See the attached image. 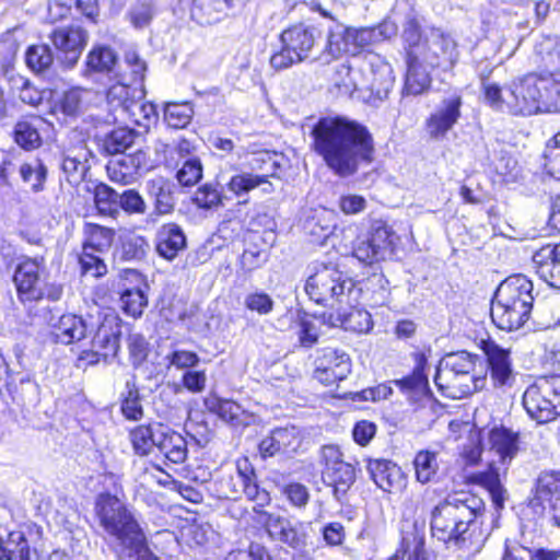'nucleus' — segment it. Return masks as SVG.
Here are the masks:
<instances>
[{"label":"nucleus","mask_w":560,"mask_h":560,"mask_svg":"<svg viewBox=\"0 0 560 560\" xmlns=\"http://www.w3.org/2000/svg\"><path fill=\"white\" fill-rule=\"evenodd\" d=\"M312 150L337 176L347 178L373 161L374 141L368 128L340 116L319 118L312 127Z\"/></svg>","instance_id":"f257e3e1"},{"label":"nucleus","mask_w":560,"mask_h":560,"mask_svg":"<svg viewBox=\"0 0 560 560\" xmlns=\"http://www.w3.org/2000/svg\"><path fill=\"white\" fill-rule=\"evenodd\" d=\"M483 512L485 502L479 497L465 492L448 494L431 511L432 536L448 546L478 552L486 540L478 522Z\"/></svg>","instance_id":"f03ea898"},{"label":"nucleus","mask_w":560,"mask_h":560,"mask_svg":"<svg viewBox=\"0 0 560 560\" xmlns=\"http://www.w3.org/2000/svg\"><path fill=\"white\" fill-rule=\"evenodd\" d=\"M95 515L117 560H160L149 548L135 514L116 495L100 493Z\"/></svg>","instance_id":"7ed1b4c3"},{"label":"nucleus","mask_w":560,"mask_h":560,"mask_svg":"<svg viewBox=\"0 0 560 560\" xmlns=\"http://www.w3.org/2000/svg\"><path fill=\"white\" fill-rule=\"evenodd\" d=\"M318 12L327 19L325 25H320L326 31V40L319 54L313 58V62L329 65L340 59L343 55H355L360 49L389 38L395 33L386 32L389 24H380L374 27H352L334 19L326 10L318 7Z\"/></svg>","instance_id":"20e7f679"},{"label":"nucleus","mask_w":560,"mask_h":560,"mask_svg":"<svg viewBox=\"0 0 560 560\" xmlns=\"http://www.w3.org/2000/svg\"><path fill=\"white\" fill-rule=\"evenodd\" d=\"M533 283L523 275L506 278L498 287L491 302L490 315L502 330L518 329L527 320L534 298Z\"/></svg>","instance_id":"39448f33"},{"label":"nucleus","mask_w":560,"mask_h":560,"mask_svg":"<svg viewBox=\"0 0 560 560\" xmlns=\"http://www.w3.org/2000/svg\"><path fill=\"white\" fill-rule=\"evenodd\" d=\"M308 269L304 290L315 303L330 307L358 303L361 289L337 266L314 262Z\"/></svg>","instance_id":"423d86ee"},{"label":"nucleus","mask_w":560,"mask_h":560,"mask_svg":"<svg viewBox=\"0 0 560 560\" xmlns=\"http://www.w3.org/2000/svg\"><path fill=\"white\" fill-rule=\"evenodd\" d=\"M322 34L320 26L303 22L283 30L280 34L281 49L270 57V66L280 71L310 59L313 61Z\"/></svg>","instance_id":"0eeeda50"},{"label":"nucleus","mask_w":560,"mask_h":560,"mask_svg":"<svg viewBox=\"0 0 560 560\" xmlns=\"http://www.w3.org/2000/svg\"><path fill=\"white\" fill-rule=\"evenodd\" d=\"M341 71L350 75V82H346V91L354 92L368 90L375 97L383 101L392 91L395 82L392 66L380 55L368 52L358 69L342 66Z\"/></svg>","instance_id":"6e6552de"},{"label":"nucleus","mask_w":560,"mask_h":560,"mask_svg":"<svg viewBox=\"0 0 560 560\" xmlns=\"http://www.w3.org/2000/svg\"><path fill=\"white\" fill-rule=\"evenodd\" d=\"M523 406L538 424L556 420L560 416V375L545 377L528 386L523 394Z\"/></svg>","instance_id":"1a4fd4ad"},{"label":"nucleus","mask_w":560,"mask_h":560,"mask_svg":"<svg viewBox=\"0 0 560 560\" xmlns=\"http://www.w3.org/2000/svg\"><path fill=\"white\" fill-rule=\"evenodd\" d=\"M281 163L276 153L262 152L254 158L252 162L253 171H261V174L253 172H240L232 175L222 185L224 194H231L233 197L238 198V205H246L248 202L247 195L255 188L267 183V178L276 177L277 171L280 168Z\"/></svg>","instance_id":"9d476101"},{"label":"nucleus","mask_w":560,"mask_h":560,"mask_svg":"<svg viewBox=\"0 0 560 560\" xmlns=\"http://www.w3.org/2000/svg\"><path fill=\"white\" fill-rule=\"evenodd\" d=\"M322 456L325 462L323 479L327 486L332 488L336 500L342 502L355 481V468L350 463L343 460L342 453L338 446H323Z\"/></svg>","instance_id":"9b49d317"},{"label":"nucleus","mask_w":560,"mask_h":560,"mask_svg":"<svg viewBox=\"0 0 560 560\" xmlns=\"http://www.w3.org/2000/svg\"><path fill=\"white\" fill-rule=\"evenodd\" d=\"M541 94L537 88V74L530 73L505 86L506 113L514 116H532L541 113Z\"/></svg>","instance_id":"f8f14e48"},{"label":"nucleus","mask_w":560,"mask_h":560,"mask_svg":"<svg viewBox=\"0 0 560 560\" xmlns=\"http://www.w3.org/2000/svg\"><path fill=\"white\" fill-rule=\"evenodd\" d=\"M396 238L389 226L377 223L368 236L357 240L352 254L366 265L385 260L393 255Z\"/></svg>","instance_id":"ddd939ff"},{"label":"nucleus","mask_w":560,"mask_h":560,"mask_svg":"<svg viewBox=\"0 0 560 560\" xmlns=\"http://www.w3.org/2000/svg\"><path fill=\"white\" fill-rule=\"evenodd\" d=\"M419 60L431 68H441L447 71L458 60L456 42L439 28L430 31L424 44L419 46Z\"/></svg>","instance_id":"4468645a"},{"label":"nucleus","mask_w":560,"mask_h":560,"mask_svg":"<svg viewBox=\"0 0 560 560\" xmlns=\"http://www.w3.org/2000/svg\"><path fill=\"white\" fill-rule=\"evenodd\" d=\"M97 324L92 331V359L90 363H98L101 359L108 362V359L116 357L119 349L121 327L119 319L114 314H100L95 317Z\"/></svg>","instance_id":"2eb2a0df"},{"label":"nucleus","mask_w":560,"mask_h":560,"mask_svg":"<svg viewBox=\"0 0 560 560\" xmlns=\"http://www.w3.org/2000/svg\"><path fill=\"white\" fill-rule=\"evenodd\" d=\"M422 16L417 9L416 2L411 0H397L392 10V22H384L383 24H389L387 33L390 32V27L395 28V35L397 33V26H401V38L408 47V51H417L422 38Z\"/></svg>","instance_id":"dca6fc26"},{"label":"nucleus","mask_w":560,"mask_h":560,"mask_svg":"<svg viewBox=\"0 0 560 560\" xmlns=\"http://www.w3.org/2000/svg\"><path fill=\"white\" fill-rule=\"evenodd\" d=\"M46 270L43 256L23 259L15 268L13 281L21 302H34L44 298L40 275Z\"/></svg>","instance_id":"f3484780"},{"label":"nucleus","mask_w":560,"mask_h":560,"mask_svg":"<svg viewBox=\"0 0 560 560\" xmlns=\"http://www.w3.org/2000/svg\"><path fill=\"white\" fill-rule=\"evenodd\" d=\"M264 525L270 538L282 542L295 550H302L307 545L310 523L291 521L275 513H266Z\"/></svg>","instance_id":"a211bd4d"},{"label":"nucleus","mask_w":560,"mask_h":560,"mask_svg":"<svg viewBox=\"0 0 560 560\" xmlns=\"http://www.w3.org/2000/svg\"><path fill=\"white\" fill-rule=\"evenodd\" d=\"M49 39L59 52L61 62L67 68H73L89 42V33L79 25L56 27L49 34Z\"/></svg>","instance_id":"6ab92c4d"},{"label":"nucleus","mask_w":560,"mask_h":560,"mask_svg":"<svg viewBox=\"0 0 560 560\" xmlns=\"http://www.w3.org/2000/svg\"><path fill=\"white\" fill-rule=\"evenodd\" d=\"M481 350L487 360L490 380L494 387H511L515 373L510 349L503 348L492 339L481 341Z\"/></svg>","instance_id":"aec40b11"},{"label":"nucleus","mask_w":560,"mask_h":560,"mask_svg":"<svg viewBox=\"0 0 560 560\" xmlns=\"http://www.w3.org/2000/svg\"><path fill=\"white\" fill-rule=\"evenodd\" d=\"M145 191L153 202V210L147 215L145 223L155 225L160 217L170 215L174 212L177 185L171 179L158 176L145 183Z\"/></svg>","instance_id":"412c9836"},{"label":"nucleus","mask_w":560,"mask_h":560,"mask_svg":"<svg viewBox=\"0 0 560 560\" xmlns=\"http://www.w3.org/2000/svg\"><path fill=\"white\" fill-rule=\"evenodd\" d=\"M314 365V378L326 386L343 381L351 371L349 355L331 348L324 349Z\"/></svg>","instance_id":"4be33fe9"},{"label":"nucleus","mask_w":560,"mask_h":560,"mask_svg":"<svg viewBox=\"0 0 560 560\" xmlns=\"http://www.w3.org/2000/svg\"><path fill=\"white\" fill-rule=\"evenodd\" d=\"M149 168L148 154L141 149L133 153L120 154L106 166L109 179L121 185L135 183L141 172Z\"/></svg>","instance_id":"5701e85b"},{"label":"nucleus","mask_w":560,"mask_h":560,"mask_svg":"<svg viewBox=\"0 0 560 560\" xmlns=\"http://www.w3.org/2000/svg\"><path fill=\"white\" fill-rule=\"evenodd\" d=\"M97 320L95 316H79L75 314H63L55 324H50L54 328L52 335L55 341L62 345H70L83 340L92 335Z\"/></svg>","instance_id":"b1692460"},{"label":"nucleus","mask_w":560,"mask_h":560,"mask_svg":"<svg viewBox=\"0 0 560 560\" xmlns=\"http://www.w3.org/2000/svg\"><path fill=\"white\" fill-rule=\"evenodd\" d=\"M478 355H474L467 351H459L446 354L439 363L434 376V383L442 381L451 385H456L455 377L468 378L476 368Z\"/></svg>","instance_id":"393cba45"},{"label":"nucleus","mask_w":560,"mask_h":560,"mask_svg":"<svg viewBox=\"0 0 560 560\" xmlns=\"http://www.w3.org/2000/svg\"><path fill=\"white\" fill-rule=\"evenodd\" d=\"M462 97H445L427 120V128L432 138L443 137L457 122L460 116Z\"/></svg>","instance_id":"a878e982"},{"label":"nucleus","mask_w":560,"mask_h":560,"mask_svg":"<svg viewBox=\"0 0 560 560\" xmlns=\"http://www.w3.org/2000/svg\"><path fill=\"white\" fill-rule=\"evenodd\" d=\"M366 468L375 485L383 491H400L406 486L401 468L389 459H369Z\"/></svg>","instance_id":"bb28decb"},{"label":"nucleus","mask_w":560,"mask_h":560,"mask_svg":"<svg viewBox=\"0 0 560 560\" xmlns=\"http://www.w3.org/2000/svg\"><path fill=\"white\" fill-rule=\"evenodd\" d=\"M533 266L541 280L550 287L560 289L559 244H548L533 255Z\"/></svg>","instance_id":"cd10ccee"},{"label":"nucleus","mask_w":560,"mask_h":560,"mask_svg":"<svg viewBox=\"0 0 560 560\" xmlns=\"http://www.w3.org/2000/svg\"><path fill=\"white\" fill-rule=\"evenodd\" d=\"M533 58L544 70L542 74L560 73V37L540 35L535 42Z\"/></svg>","instance_id":"c85d7f7f"},{"label":"nucleus","mask_w":560,"mask_h":560,"mask_svg":"<svg viewBox=\"0 0 560 560\" xmlns=\"http://www.w3.org/2000/svg\"><path fill=\"white\" fill-rule=\"evenodd\" d=\"M155 242L158 254L170 261L187 247L184 230L175 222L163 224L156 233Z\"/></svg>","instance_id":"c756f323"},{"label":"nucleus","mask_w":560,"mask_h":560,"mask_svg":"<svg viewBox=\"0 0 560 560\" xmlns=\"http://www.w3.org/2000/svg\"><path fill=\"white\" fill-rule=\"evenodd\" d=\"M355 304L339 305L337 315H330V325L358 334L369 332L373 328L372 316L368 311L355 307Z\"/></svg>","instance_id":"7c9ffc66"},{"label":"nucleus","mask_w":560,"mask_h":560,"mask_svg":"<svg viewBox=\"0 0 560 560\" xmlns=\"http://www.w3.org/2000/svg\"><path fill=\"white\" fill-rule=\"evenodd\" d=\"M431 86V77L419 60L418 51H407V73L402 89V97L407 95L418 96Z\"/></svg>","instance_id":"2f4dec72"},{"label":"nucleus","mask_w":560,"mask_h":560,"mask_svg":"<svg viewBox=\"0 0 560 560\" xmlns=\"http://www.w3.org/2000/svg\"><path fill=\"white\" fill-rule=\"evenodd\" d=\"M491 450L498 455L502 465H508L520 450V434L503 425L494 427L489 432Z\"/></svg>","instance_id":"473e14b6"},{"label":"nucleus","mask_w":560,"mask_h":560,"mask_svg":"<svg viewBox=\"0 0 560 560\" xmlns=\"http://www.w3.org/2000/svg\"><path fill=\"white\" fill-rule=\"evenodd\" d=\"M298 433L294 427L276 428L267 436H265L259 445L258 451L262 459L273 457L280 453L294 448Z\"/></svg>","instance_id":"72a5a7b5"},{"label":"nucleus","mask_w":560,"mask_h":560,"mask_svg":"<svg viewBox=\"0 0 560 560\" xmlns=\"http://www.w3.org/2000/svg\"><path fill=\"white\" fill-rule=\"evenodd\" d=\"M156 448L166 459L174 464H182L186 460L188 448L186 439L178 432L162 424L158 435Z\"/></svg>","instance_id":"f704fd0d"},{"label":"nucleus","mask_w":560,"mask_h":560,"mask_svg":"<svg viewBox=\"0 0 560 560\" xmlns=\"http://www.w3.org/2000/svg\"><path fill=\"white\" fill-rule=\"evenodd\" d=\"M118 56L115 50L107 45H95L88 52L85 58V75L92 73H117L116 66Z\"/></svg>","instance_id":"c9c22d12"},{"label":"nucleus","mask_w":560,"mask_h":560,"mask_svg":"<svg viewBox=\"0 0 560 560\" xmlns=\"http://www.w3.org/2000/svg\"><path fill=\"white\" fill-rule=\"evenodd\" d=\"M493 27L504 33L505 31L527 30L530 27V19L527 16L523 1L508 4L500 9L493 22Z\"/></svg>","instance_id":"e433bc0d"},{"label":"nucleus","mask_w":560,"mask_h":560,"mask_svg":"<svg viewBox=\"0 0 560 560\" xmlns=\"http://www.w3.org/2000/svg\"><path fill=\"white\" fill-rule=\"evenodd\" d=\"M537 88L541 113L560 112V73L537 74Z\"/></svg>","instance_id":"4c0bfd02"},{"label":"nucleus","mask_w":560,"mask_h":560,"mask_svg":"<svg viewBox=\"0 0 560 560\" xmlns=\"http://www.w3.org/2000/svg\"><path fill=\"white\" fill-rule=\"evenodd\" d=\"M424 522H413L402 529L401 550L408 560H424Z\"/></svg>","instance_id":"58836bf2"},{"label":"nucleus","mask_w":560,"mask_h":560,"mask_svg":"<svg viewBox=\"0 0 560 560\" xmlns=\"http://www.w3.org/2000/svg\"><path fill=\"white\" fill-rule=\"evenodd\" d=\"M115 77L118 79V82L107 90L106 100L112 109L120 110L121 114L127 115L129 109H133L137 106V100L133 96L136 89L130 88L127 80L118 73Z\"/></svg>","instance_id":"ea45409f"},{"label":"nucleus","mask_w":560,"mask_h":560,"mask_svg":"<svg viewBox=\"0 0 560 560\" xmlns=\"http://www.w3.org/2000/svg\"><path fill=\"white\" fill-rule=\"evenodd\" d=\"M32 549L23 532L15 530L3 539L0 536V560H31Z\"/></svg>","instance_id":"a19ab883"},{"label":"nucleus","mask_w":560,"mask_h":560,"mask_svg":"<svg viewBox=\"0 0 560 560\" xmlns=\"http://www.w3.org/2000/svg\"><path fill=\"white\" fill-rule=\"evenodd\" d=\"M210 409L218 415L220 419L234 428H245L250 425L253 415L245 411L241 405L229 399H218L212 402Z\"/></svg>","instance_id":"79ce46f5"},{"label":"nucleus","mask_w":560,"mask_h":560,"mask_svg":"<svg viewBox=\"0 0 560 560\" xmlns=\"http://www.w3.org/2000/svg\"><path fill=\"white\" fill-rule=\"evenodd\" d=\"M162 430V423L142 424L130 431V441L135 453L139 456H148L158 446V435Z\"/></svg>","instance_id":"37998d69"},{"label":"nucleus","mask_w":560,"mask_h":560,"mask_svg":"<svg viewBox=\"0 0 560 560\" xmlns=\"http://www.w3.org/2000/svg\"><path fill=\"white\" fill-rule=\"evenodd\" d=\"M335 226L332 213L325 209L313 211L303 224L305 233L319 243H324L330 236Z\"/></svg>","instance_id":"c03bdc74"},{"label":"nucleus","mask_w":560,"mask_h":560,"mask_svg":"<svg viewBox=\"0 0 560 560\" xmlns=\"http://www.w3.org/2000/svg\"><path fill=\"white\" fill-rule=\"evenodd\" d=\"M20 176L24 184L30 186L34 194L45 190L48 168L40 159H32L19 167Z\"/></svg>","instance_id":"a18cd8bd"},{"label":"nucleus","mask_w":560,"mask_h":560,"mask_svg":"<svg viewBox=\"0 0 560 560\" xmlns=\"http://www.w3.org/2000/svg\"><path fill=\"white\" fill-rule=\"evenodd\" d=\"M43 124L39 117L31 120H20L14 126V140L24 150H34L42 145L38 126Z\"/></svg>","instance_id":"49530a36"},{"label":"nucleus","mask_w":560,"mask_h":560,"mask_svg":"<svg viewBox=\"0 0 560 560\" xmlns=\"http://www.w3.org/2000/svg\"><path fill=\"white\" fill-rule=\"evenodd\" d=\"M120 398V409L125 418L132 421L140 420L143 416V408L135 376L126 381L125 389L121 392Z\"/></svg>","instance_id":"de8ad7c7"},{"label":"nucleus","mask_w":560,"mask_h":560,"mask_svg":"<svg viewBox=\"0 0 560 560\" xmlns=\"http://www.w3.org/2000/svg\"><path fill=\"white\" fill-rule=\"evenodd\" d=\"M119 196L115 189L104 183L94 186L93 197L100 214L110 218L119 215Z\"/></svg>","instance_id":"09e8293b"},{"label":"nucleus","mask_w":560,"mask_h":560,"mask_svg":"<svg viewBox=\"0 0 560 560\" xmlns=\"http://www.w3.org/2000/svg\"><path fill=\"white\" fill-rule=\"evenodd\" d=\"M138 133L129 128H117L107 133L102 142L103 150L110 155L125 154L135 143Z\"/></svg>","instance_id":"8fccbe9b"},{"label":"nucleus","mask_w":560,"mask_h":560,"mask_svg":"<svg viewBox=\"0 0 560 560\" xmlns=\"http://www.w3.org/2000/svg\"><path fill=\"white\" fill-rule=\"evenodd\" d=\"M11 90L19 100L32 107L42 104L46 91L39 90L30 79L23 75H12L10 78Z\"/></svg>","instance_id":"3c124183"},{"label":"nucleus","mask_w":560,"mask_h":560,"mask_svg":"<svg viewBox=\"0 0 560 560\" xmlns=\"http://www.w3.org/2000/svg\"><path fill=\"white\" fill-rule=\"evenodd\" d=\"M476 480L487 489L495 510H502L508 499V491L500 481L499 472L493 469L482 471L476 475Z\"/></svg>","instance_id":"603ef678"},{"label":"nucleus","mask_w":560,"mask_h":560,"mask_svg":"<svg viewBox=\"0 0 560 560\" xmlns=\"http://www.w3.org/2000/svg\"><path fill=\"white\" fill-rule=\"evenodd\" d=\"M194 107L189 102H167L164 105V120L168 127L182 129L189 125Z\"/></svg>","instance_id":"864d4df0"},{"label":"nucleus","mask_w":560,"mask_h":560,"mask_svg":"<svg viewBox=\"0 0 560 560\" xmlns=\"http://www.w3.org/2000/svg\"><path fill=\"white\" fill-rule=\"evenodd\" d=\"M456 385H451L445 381L435 383V385L439 387L440 390H451L450 395L453 397H464L471 395L480 389H482L486 385L487 378L485 375L476 376L471 374H468V378L455 377Z\"/></svg>","instance_id":"5fc2aeb1"},{"label":"nucleus","mask_w":560,"mask_h":560,"mask_svg":"<svg viewBox=\"0 0 560 560\" xmlns=\"http://www.w3.org/2000/svg\"><path fill=\"white\" fill-rule=\"evenodd\" d=\"M25 61L27 67L40 73L50 68L54 62L51 48L47 44L32 45L25 52Z\"/></svg>","instance_id":"6e6d98bb"},{"label":"nucleus","mask_w":560,"mask_h":560,"mask_svg":"<svg viewBox=\"0 0 560 560\" xmlns=\"http://www.w3.org/2000/svg\"><path fill=\"white\" fill-rule=\"evenodd\" d=\"M416 479L421 483H428L433 480L438 472L439 464L436 454L430 451H420L413 459Z\"/></svg>","instance_id":"4d7b16f0"},{"label":"nucleus","mask_w":560,"mask_h":560,"mask_svg":"<svg viewBox=\"0 0 560 560\" xmlns=\"http://www.w3.org/2000/svg\"><path fill=\"white\" fill-rule=\"evenodd\" d=\"M538 500L552 501L560 498V471H544L539 475L536 486Z\"/></svg>","instance_id":"13d9d810"},{"label":"nucleus","mask_w":560,"mask_h":560,"mask_svg":"<svg viewBox=\"0 0 560 560\" xmlns=\"http://www.w3.org/2000/svg\"><path fill=\"white\" fill-rule=\"evenodd\" d=\"M231 197L219 190L212 184H205L200 186L194 197L192 202L200 209H212L218 206H223L224 200H230Z\"/></svg>","instance_id":"bf43d9fd"},{"label":"nucleus","mask_w":560,"mask_h":560,"mask_svg":"<svg viewBox=\"0 0 560 560\" xmlns=\"http://www.w3.org/2000/svg\"><path fill=\"white\" fill-rule=\"evenodd\" d=\"M120 301L124 313L135 318L140 317L148 305V298L140 288L122 290Z\"/></svg>","instance_id":"052dcab7"},{"label":"nucleus","mask_w":560,"mask_h":560,"mask_svg":"<svg viewBox=\"0 0 560 560\" xmlns=\"http://www.w3.org/2000/svg\"><path fill=\"white\" fill-rule=\"evenodd\" d=\"M392 383L410 398L417 395H423L429 388L428 378L420 369H416L411 374L399 380H394Z\"/></svg>","instance_id":"680f3d73"},{"label":"nucleus","mask_w":560,"mask_h":560,"mask_svg":"<svg viewBox=\"0 0 560 560\" xmlns=\"http://www.w3.org/2000/svg\"><path fill=\"white\" fill-rule=\"evenodd\" d=\"M320 334V325L316 318L304 314L299 317L296 336L301 347L312 348L317 343Z\"/></svg>","instance_id":"e2e57ef3"},{"label":"nucleus","mask_w":560,"mask_h":560,"mask_svg":"<svg viewBox=\"0 0 560 560\" xmlns=\"http://www.w3.org/2000/svg\"><path fill=\"white\" fill-rule=\"evenodd\" d=\"M91 247H83L79 256V264L82 276L101 278L107 273V266L104 260L96 255L97 252L90 250Z\"/></svg>","instance_id":"0e129e2a"},{"label":"nucleus","mask_w":560,"mask_h":560,"mask_svg":"<svg viewBox=\"0 0 560 560\" xmlns=\"http://www.w3.org/2000/svg\"><path fill=\"white\" fill-rule=\"evenodd\" d=\"M89 236L90 238L83 244V247H91L90 250L102 253L110 247L115 231L98 224H90Z\"/></svg>","instance_id":"69168bd1"},{"label":"nucleus","mask_w":560,"mask_h":560,"mask_svg":"<svg viewBox=\"0 0 560 560\" xmlns=\"http://www.w3.org/2000/svg\"><path fill=\"white\" fill-rule=\"evenodd\" d=\"M237 481L242 485L243 492L249 498L255 499L258 493V486L255 480V471L247 458L238 460L236 464Z\"/></svg>","instance_id":"338daca9"},{"label":"nucleus","mask_w":560,"mask_h":560,"mask_svg":"<svg viewBox=\"0 0 560 560\" xmlns=\"http://www.w3.org/2000/svg\"><path fill=\"white\" fill-rule=\"evenodd\" d=\"M268 260V254L257 246H248L244 249L240 257V266L243 272L250 273L252 271L262 267Z\"/></svg>","instance_id":"774afa93"}]
</instances>
